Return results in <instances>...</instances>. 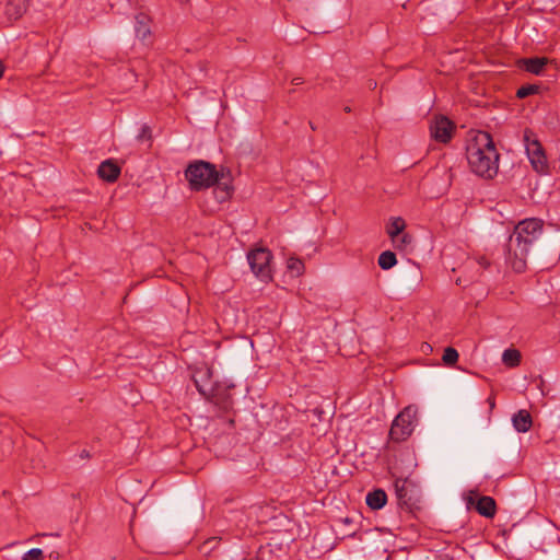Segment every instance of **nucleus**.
Listing matches in <instances>:
<instances>
[{
    "instance_id": "f03ea898",
    "label": "nucleus",
    "mask_w": 560,
    "mask_h": 560,
    "mask_svg": "<svg viewBox=\"0 0 560 560\" xmlns=\"http://www.w3.org/2000/svg\"><path fill=\"white\" fill-rule=\"evenodd\" d=\"M466 155L470 171L477 176L491 179L498 174L500 154L490 133L480 131L467 145Z\"/></svg>"
},
{
    "instance_id": "f704fd0d",
    "label": "nucleus",
    "mask_w": 560,
    "mask_h": 560,
    "mask_svg": "<svg viewBox=\"0 0 560 560\" xmlns=\"http://www.w3.org/2000/svg\"><path fill=\"white\" fill-rule=\"evenodd\" d=\"M310 127H311V129H312V130H316V127H315V125L313 124V121H310Z\"/></svg>"
},
{
    "instance_id": "e433bc0d",
    "label": "nucleus",
    "mask_w": 560,
    "mask_h": 560,
    "mask_svg": "<svg viewBox=\"0 0 560 560\" xmlns=\"http://www.w3.org/2000/svg\"><path fill=\"white\" fill-rule=\"evenodd\" d=\"M456 283H457V284H462V283H463L462 279H460V278H458V279H457V281H456Z\"/></svg>"
},
{
    "instance_id": "c9c22d12",
    "label": "nucleus",
    "mask_w": 560,
    "mask_h": 560,
    "mask_svg": "<svg viewBox=\"0 0 560 560\" xmlns=\"http://www.w3.org/2000/svg\"><path fill=\"white\" fill-rule=\"evenodd\" d=\"M345 112H346V113H350V112H351V108H350L349 106H346V107H345Z\"/></svg>"
},
{
    "instance_id": "cd10ccee",
    "label": "nucleus",
    "mask_w": 560,
    "mask_h": 560,
    "mask_svg": "<svg viewBox=\"0 0 560 560\" xmlns=\"http://www.w3.org/2000/svg\"><path fill=\"white\" fill-rule=\"evenodd\" d=\"M559 252H560V235H558V237L553 244V254H555L557 260L560 257Z\"/></svg>"
},
{
    "instance_id": "dca6fc26",
    "label": "nucleus",
    "mask_w": 560,
    "mask_h": 560,
    "mask_svg": "<svg viewBox=\"0 0 560 560\" xmlns=\"http://www.w3.org/2000/svg\"><path fill=\"white\" fill-rule=\"evenodd\" d=\"M226 178L230 179V176ZM214 186H215V188H214L213 192H214L215 199L219 202H224L231 197L233 188L230 185V180H224V179L219 180L218 183L214 184Z\"/></svg>"
},
{
    "instance_id": "39448f33",
    "label": "nucleus",
    "mask_w": 560,
    "mask_h": 560,
    "mask_svg": "<svg viewBox=\"0 0 560 560\" xmlns=\"http://www.w3.org/2000/svg\"><path fill=\"white\" fill-rule=\"evenodd\" d=\"M523 141L533 168L539 174H547L548 163L545 150L530 129L524 130Z\"/></svg>"
},
{
    "instance_id": "b1692460",
    "label": "nucleus",
    "mask_w": 560,
    "mask_h": 560,
    "mask_svg": "<svg viewBox=\"0 0 560 560\" xmlns=\"http://www.w3.org/2000/svg\"><path fill=\"white\" fill-rule=\"evenodd\" d=\"M412 242V236L408 233H405V234H400L398 237H397V242L394 243L396 245L397 248L399 249H405L407 246H409Z\"/></svg>"
},
{
    "instance_id": "473e14b6",
    "label": "nucleus",
    "mask_w": 560,
    "mask_h": 560,
    "mask_svg": "<svg viewBox=\"0 0 560 560\" xmlns=\"http://www.w3.org/2000/svg\"><path fill=\"white\" fill-rule=\"evenodd\" d=\"M368 85H369V89L374 90L376 88L377 83L374 80H369Z\"/></svg>"
},
{
    "instance_id": "f3484780",
    "label": "nucleus",
    "mask_w": 560,
    "mask_h": 560,
    "mask_svg": "<svg viewBox=\"0 0 560 560\" xmlns=\"http://www.w3.org/2000/svg\"><path fill=\"white\" fill-rule=\"evenodd\" d=\"M548 62L549 60L546 57H535L523 60L525 70L537 75H539L542 72L545 66Z\"/></svg>"
},
{
    "instance_id": "c756f323",
    "label": "nucleus",
    "mask_w": 560,
    "mask_h": 560,
    "mask_svg": "<svg viewBox=\"0 0 560 560\" xmlns=\"http://www.w3.org/2000/svg\"><path fill=\"white\" fill-rule=\"evenodd\" d=\"M59 557H60V555H59V552H58V551H51V552L49 553V559H50V560H58V559H59Z\"/></svg>"
},
{
    "instance_id": "2f4dec72",
    "label": "nucleus",
    "mask_w": 560,
    "mask_h": 560,
    "mask_svg": "<svg viewBox=\"0 0 560 560\" xmlns=\"http://www.w3.org/2000/svg\"><path fill=\"white\" fill-rule=\"evenodd\" d=\"M488 402H489V406H490V411H492V409H493V408H494V406H495L494 398L489 397V398H488Z\"/></svg>"
},
{
    "instance_id": "5701e85b",
    "label": "nucleus",
    "mask_w": 560,
    "mask_h": 560,
    "mask_svg": "<svg viewBox=\"0 0 560 560\" xmlns=\"http://www.w3.org/2000/svg\"><path fill=\"white\" fill-rule=\"evenodd\" d=\"M44 555L43 550L39 548H33L25 552L22 557V560H43Z\"/></svg>"
},
{
    "instance_id": "2eb2a0df",
    "label": "nucleus",
    "mask_w": 560,
    "mask_h": 560,
    "mask_svg": "<svg viewBox=\"0 0 560 560\" xmlns=\"http://www.w3.org/2000/svg\"><path fill=\"white\" fill-rule=\"evenodd\" d=\"M405 228L406 222L401 217H394L389 219V222L386 225V233L393 243L397 242V237L404 232Z\"/></svg>"
},
{
    "instance_id": "9b49d317",
    "label": "nucleus",
    "mask_w": 560,
    "mask_h": 560,
    "mask_svg": "<svg viewBox=\"0 0 560 560\" xmlns=\"http://www.w3.org/2000/svg\"><path fill=\"white\" fill-rule=\"evenodd\" d=\"M512 423L517 432L525 433L532 428L533 419L527 410L521 409L513 415Z\"/></svg>"
},
{
    "instance_id": "4be33fe9",
    "label": "nucleus",
    "mask_w": 560,
    "mask_h": 560,
    "mask_svg": "<svg viewBox=\"0 0 560 560\" xmlns=\"http://www.w3.org/2000/svg\"><path fill=\"white\" fill-rule=\"evenodd\" d=\"M288 268L292 272H295L296 276H299L304 270V264L301 259L292 257L288 260Z\"/></svg>"
},
{
    "instance_id": "aec40b11",
    "label": "nucleus",
    "mask_w": 560,
    "mask_h": 560,
    "mask_svg": "<svg viewBox=\"0 0 560 560\" xmlns=\"http://www.w3.org/2000/svg\"><path fill=\"white\" fill-rule=\"evenodd\" d=\"M458 352L455 348L453 347H447L445 350H444V353H443V357H442V361L445 365L447 366H452L454 365L457 361H458Z\"/></svg>"
},
{
    "instance_id": "1a4fd4ad",
    "label": "nucleus",
    "mask_w": 560,
    "mask_h": 560,
    "mask_svg": "<svg viewBox=\"0 0 560 560\" xmlns=\"http://www.w3.org/2000/svg\"><path fill=\"white\" fill-rule=\"evenodd\" d=\"M120 166L113 160L103 161L98 168L97 175L108 183H114L120 175Z\"/></svg>"
},
{
    "instance_id": "20e7f679",
    "label": "nucleus",
    "mask_w": 560,
    "mask_h": 560,
    "mask_svg": "<svg viewBox=\"0 0 560 560\" xmlns=\"http://www.w3.org/2000/svg\"><path fill=\"white\" fill-rule=\"evenodd\" d=\"M418 408L409 405L404 408L394 419L389 436L393 441L401 442L407 440L415 430L418 422Z\"/></svg>"
},
{
    "instance_id": "f257e3e1",
    "label": "nucleus",
    "mask_w": 560,
    "mask_h": 560,
    "mask_svg": "<svg viewBox=\"0 0 560 560\" xmlns=\"http://www.w3.org/2000/svg\"><path fill=\"white\" fill-rule=\"evenodd\" d=\"M544 222L530 218L518 222L508 242V260L516 272H524L527 258L542 234Z\"/></svg>"
},
{
    "instance_id": "6e6552de",
    "label": "nucleus",
    "mask_w": 560,
    "mask_h": 560,
    "mask_svg": "<svg viewBox=\"0 0 560 560\" xmlns=\"http://www.w3.org/2000/svg\"><path fill=\"white\" fill-rule=\"evenodd\" d=\"M453 124L446 117H441L430 127L431 136L439 142L447 143L452 139Z\"/></svg>"
},
{
    "instance_id": "393cba45",
    "label": "nucleus",
    "mask_w": 560,
    "mask_h": 560,
    "mask_svg": "<svg viewBox=\"0 0 560 560\" xmlns=\"http://www.w3.org/2000/svg\"><path fill=\"white\" fill-rule=\"evenodd\" d=\"M468 266L469 267L476 266V267H478V271H480V270L487 269L490 266V261L486 257L481 256L477 259L469 261Z\"/></svg>"
},
{
    "instance_id": "ddd939ff",
    "label": "nucleus",
    "mask_w": 560,
    "mask_h": 560,
    "mask_svg": "<svg viewBox=\"0 0 560 560\" xmlns=\"http://www.w3.org/2000/svg\"><path fill=\"white\" fill-rule=\"evenodd\" d=\"M365 502L371 510H381L387 502V494L383 489H375L366 494Z\"/></svg>"
},
{
    "instance_id": "7c9ffc66",
    "label": "nucleus",
    "mask_w": 560,
    "mask_h": 560,
    "mask_svg": "<svg viewBox=\"0 0 560 560\" xmlns=\"http://www.w3.org/2000/svg\"><path fill=\"white\" fill-rule=\"evenodd\" d=\"M80 457H81L82 459H88V458H90V453H89V451H86V450L81 451V453H80Z\"/></svg>"
},
{
    "instance_id": "a211bd4d",
    "label": "nucleus",
    "mask_w": 560,
    "mask_h": 560,
    "mask_svg": "<svg viewBox=\"0 0 560 560\" xmlns=\"http://www.w3.org/2000/svg\"><path fill=\"white\" fill-rule=\"evenodd\" d=\"M502 361L506 366L515 368L521 363V352L516 349H506L502 354Z\"/></svg>"
},
{
    "instance_id": "412c9836",
    "label": "nucleus",
    "mask_w": 560,
    "mask_h": 560,
    "mask_svg": "<svg viewBox=\"0 0 560 560\" xmlns=\"http://www.w3.org/2000/svg\"><path fill=\"white\" fill-rule=\"evenodd\" d=\"M540 90V86L537 85V84H526V85H522L517 91H516V96L518 98H525L529 95H533V94H536L538 93Z\"/></svg>"
},
{
    "instance_id": "7ed1b4c3",
    "label": "nucleus",
    "mask_w": 560,
    "mask_h": 560,
    "mask_svg": "<svg viewBox=\"0 0 560 560\" xmlns=\"http://www.w3.org/2000/svg\"><path fill=\"white\" fill-rule=\"evenodd\" d=\"M230 176V171L222 167L217 170L215 165L202 160L190 163L186 171L185 177L192 190L199 191L214 186L219 180Z\"/></svg>"
},
{
    "instance_id": "9d476101",
    "label": "nucleus",
    "mask_w": 560,
    "mask_h": 560,
    "mask_svg": "<svg viewBox=\"0 0 560 560\" xmlns=\"http://www.w3.org/2000/svg\"><path fill=\"white\" fill-rule=\"evenodd\" d=\"M135 33L136 36L144 40L151 35V19L148 14L140 12L135 16Z\"/></svg>"
},
{
    "instance_id": "0eeeda50",
    "label": "nucleus",
    "mask_w": 560,
    "mask_h": 560,
    "mask_svg": "<svg viewBox=\"0 0 560 560\" xmlns=\"http://www.w3.org/2000/svg\"><path fill=\"white\" fill-rule=\"evenodd\" d=\"M396 497L398 505L401 509L411 511L416 504L413 490L409 487L407 480H396L395 482Z\"/></svg>"
},
{
    "instance_id": "a878e982",
    "label": "nucleus",
    "mask_w": 560,
    "mask_h": 560,
    "mask_svg": "<svg viewBox=\"0 0 560 560\" xmlns=\"http://www.w3.org/2000/svg\"><path fill=\"white\" fill-rule=\"evenodd\" d=\"M152 138V133H151V128L148 126V125H143L140 129V132L139 135L137 136V139L142 141V140H151Z\"/></svg>"
},
{
    "instance_id": "423d86ee",
    "label": "nucleus",
    "mask_w": 560,
    "mask_h": 560,
    "mask_svg": "<svg viewBox=\"0 0 560 560\" xmlns=\"http://www.w3.org/2000/svg\"><path fill=\"white\" fill-rule=\"evenodd\" d=\"M272 254L268 248L259 247L247 254V260L254 275L264 282L272 279L270 262Z\"/></svg>"
},
{
    "instance_id": "6ab92c4d",
    "label": "nucleus",
    "mask_w": 560,
    "mask_h": 560,
    "mask_svg": "<svg viewBox=\"0 0 560 560\" xmlns=\"http://www.w3.org/2000/svg\"><path fill=\"white\" fill-rule=\"evenodd\" d=\"M377 262L383 270H388L397 264V258L395 253L385 250L378 256Z\"/></svg>"
},
{
    "instance_id": "f8f14e48",
    "label": "nucleus",
    "mask_w": 560,
    "mask_h": 560,
    "mask_svg": "<svg viewBox=\"0 0 560 560\" xmlns=\"http://www.w3.org/2000/svg\"><path fill=\"white\" fill-rule=\"evenodd\" d=\"M476 510L480 515L492 518L497 512L494 499L488 495L479 498L476 504Z\"/></svg>"
},
{
    "instance_id": "bb28decb",
    "label": "nucleus",
    "mask_w": 560,
    "mask_h": 560,
    "mask_svg": "<svg viewBox=\"0 0 560 560\" xmlns=\"http://www.w3.org/2000/svg\"><path fill=\"white\" fill-rule=\"evenodd\" d=\"M220 541V538L218 537H211L209 539H207L203 544V548L205 549H209V550H212L215 548V546L218 545V542Z\"/></svg>"
},
{
    "instance_id": "72a5a7b5",
    "label": "nucleus",
    "mask_w": 560,
    "mask_h": 560,
    "mask_svg": "<svg viewBox=\"0 0 560 560\" xmlns=\"http://www.w3.org/2000/svg\"><path fill=\"white\" fill-rule=\"evenodd\" d=\"M3 72H4V67H3L2 62L0 61V79L3 77Z\"/></svg>"
},
{
    "instance_id": "4468645a",
    "label": "nucleus",
    "mask_w": 560,
    "mask_h": 560,
    "mask_svg": "<svg viewBox=\"0 0 560 560\" xmlns=\"http://www.w3.org/2000/svg\"><path fill=\"white\" fill-rule=\"evenodd\" d=\"M26 9V0H9L5 5V14L10 20H18L25 13Z\"/></svg>"
},
{
    "instance_id": "c85d7f7f",
    "label": "nucleus",
    "mask_w": 560,
    "mask_h": 560,
    "mask_svg": "<svg viewBox=\"0 0 560 560\" xmlns=\"http://www.w3.org/2000/svg\"><path fill=\"white\" fill-rule=\"evenodd\" d=\"M304 82L303 78L302 77H295L292 79V84L294 85H300Z\"/></svg>"
}]
</instances>
